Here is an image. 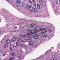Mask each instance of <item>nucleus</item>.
<instances>
[{
    "mask_svg": "<svg viewBox=\"0 0 60 60\" xmlns=\"http://www.w3.org/2000/svg\"><path fill=\"white\" fill-rule=\"evenodd\" d=\"M26 8L27 10H29V11L31 12H33L34 8L33 6H30H30L29 4H28L26 5Z\"/></svg>",
    "mask_w": 60,
    "mask_h": 60,
    "instance_id": "1",
    "label": "nucleus"
},
{
    "mask_svg": "<svg viewBox=\"0 0 60 60\" xmlns=\"http://www.w3.org/2000/svg\"><path fill=\"white\" fill-rule=\"evenodd\" d=\"M20 4H21V1L19 0H18L17 1L16 4L17 7H18L20 5Z\"/></svg>",
    "mask_w": 60,
    "mask_h": 60,
    "instance_id": "2",
    "label": "nucleus"
},
{
    "mask_svg": "<svg viewBox=\"0 0 60 60\" xmlns=\"http://www.w3.org/2000/svg\"><path fill=\"white\" fill-rule=\"evenodd\" d=\"M16 39H17V38L14 37L11 39V40L12 42H15Z\"/></svg>",
    "mask_w": 60,
    "mask_h": 60,
    "instance_id": "3",
    "label": "nucleus"
},
{
    "mask_svg": "<svg viewBox=\"0 0 60 60\" xmlns=\"http://www.w3.org/2000/svg\"><path fill=\"white\" fill-rule=\"evenodd\" d=\"M10 42V40L9 39H8L6 40V44H9Z\"/></svg>",
    "mask_w": 60,
    "mask_h": 60,
    "instance_id": "4",
    "label": "nucleus"
},
{
    "mask_svg": "<svg viewBox=\"0 0 60 60\" xmlns=\"http://www.w3.org/2000/svg\"><path fill=\"white\" fill-rule=\"evenodd\" d=\"M24 41H28V42H30L31 41L29 39L26 38L24 39Z\"/></svg>",
    "mask_w": 60,
    "mask_h": 60,
    "instance_id": "5",
    "label": "nucleus"
},
{
    "mask_svg": "<svg viewBox=\"0 0 60 60\" xmlns=\"http://www.w3.org/2000/svg\"><path fill=\"white\" fill-rule=\"evenodd\" d=\"M40 3L41 6V7H42V6L43 5V3L42 2V1L41 0L40 1Z\"/></svg>",
    "mask_w": 60,
    "mask_h": 60,
    "instance_id": "6",
    "label": "nucleus"
},
{
    "mask_svg": "<svg viewBox=\"0 0 60 60\" xmlns=\"http://www.w3.org/2000/svg\"><path fill=\"white\" fill-rule=\"evenodd\" d=\"M33 4L34 6L36 5V3L35 1V0H33Z\"/></svg>",
    "mask_w": 60,
    "mask_h": 60,
    "instance_id": "7",
    "label": "nucleus"
},
{
    "mask_svg": "<svg viewBox=\"0 0 60 60\" xmlns=\"http://www.w3.org/2000/svg\"><path fill=\"white\" fill-rule=\"evenodd\" d=\"M33 38H34V39H37L39 38V37L36 36H34Z\"/></svg>",
    "mask_w": 60,
    "mask_h": 60,
    "instance_id": "8",
    "label": "nucleus"
},
{
    "mask_svg": "<svg viewBox=\"0 0 60 60\" xmlns=\"http://www.w3.org/2000/svg\"><path fill=\"white\" fill-rule=\"evenodd\" d=\"M41 35L43 37H46L47 36V34H45L44 33L42 34H41Z\"/></svg>",
    "mask_w": 60,
    "mask_h": 60,
    "instance_id": "9",
    "label": "nucleus"
},
{
    "mask_svg": "<svg viewBox=\"0 0 60 60\" xmlns=\"http://www.w3.org/2000/svg\"><path fill=\"white\" fill-rule=\"evenodd\" d=\"M11 55L12 56H15V55H16V52H13L12 53Z\"/></svg>",
    "mask_w": 60,
    "mask_h": 60,
    "instance_id": "10",
    "label": "nucleus"
},
{
    "mask_svg": "<svg viewBox=\"0 0 60 60\" xmlns=\"http://www.w3.org/2000/svg\"><path fill=\"white\" fill-rule=\"evenodd\" d=\"M37 8L38 9H40V5L39 4H38L37 5Z\"/></svg>",
    "mask_w": 60,
    "mask_h": 60,
    "instance_id": "11",
    "label": "nucleus"
},
{
    "mask_svg": "<svg viewBox=\"0 0 60 60\" xmlns=\"http://www.w3.org/2000/svg\"><path fill=\"white\" fill-rule=\"evenodd\" d=\"M37 9L36 8H35L34 9V11H35V12H37Z\"/></svg>",
    "mask_w": 60,
    "mask_h": 60,
    "instance_id": "12",
    "label": "nucleus"
},
{
    "mask_svg": "<svg viewBox=\"0 0 60 60\" xmlns=\"http://www.w3.org/2000/svg\"><path fill=\"white\" fill-rule=\"evenodd\" d=\"M35 29L36 30H38L40 28V27L39 26L36 27L35 28Z\"/></svg>",
    "mask_w": 60,
    "mask_h": 60,
    "instance_id": "13",
    "label": "nucleus"
},
{
    "mask_svg": "<svg viewBox=\"0 0 60 60\" xmlns=\"http://www.w3.org/2000/svg\"><path fill=\"white\" fill-rule=\"evenodd\" d=\"M7 44H6L4 45V49H7Z\"/></svg>",
    "mask_w": 60,
    "mask_h": 60,
    "instance_id": "14",
    "label": "nucleus"
},
{
    "mask_svg": "<svg viewBox=\"0 0 60 60\" xmlns=\"http://www.w3.org/2000/svg\"><path fill=\"white\" fill-rule=\"evenodd\" d=\"M46 32H50L51 31V30H45Z\"/></svg>",
    "mask_w": 60,
    "mask_h": 60,
    "instance_id": "15",
    "label": "nucleus"
},
{
    "mask_svg": "<svg viewBox=\"0 0 60 60\" xmlns=\"http://www.w3.org/2000/svg\"><path fill=\"white\" fill-rule=\"evenodd\" d=\"M53 60H57L56 58L54 56L53 57Z\"/></svg>",
    "mask_w": 60,
    "mask_h": 60,
    "instance_id": "16",
    "label": "nucleus"
},
{
    "mask_svg": "<svg viewBox=\"0 0 60 60\" xmlns=\"http://www.w3.org/2000/svg\"><path fill=\"white\" fill-rule=\"evenodd\" d=\"M27 37L28 38H31L32 37V35H30L27 36Z\"/></svg>",
    "mask_w": 60,
    "mask_h": 60,
    "instance_id": "17",
    "label": "nucleus"
},
{
    "mask_svg": "<svg viewBox=\"0 0 60 60\" xmlns=\"http://www.w3.org/2000/svg\"><path fill=\"white\" fill-rule=\"evenodd\" d=\"M41 34H44L45 33V31H41Z\"/></svg>",
    "mask_w": 60,
    "mask_h": 60,
    "instance_id": "18",
    "label": "nucleus"
},
{
    "mask_svg": "<svg viewBox=\"0 0 60 60\" xmlns=\"http://www.w3.org/2000/svg\"><path fill=\"white\" fill-rule=\"evenodd\" d=\"M13 59V58L12 57H10L9 58V60H12Z\"/></svg>",
    "mask_w": 60,
    "mask_h": 60,
    "instance_id": "19",
    "label": "nucleus"
},
{
    "mask_svg": "<svg viewBox=\"0 0 60 60\" xmlns=\"http://www.w3.org/2000/svg\"><path fill=\"white\" fill-rule=\"evenodd\" d=\"M29 1L30 3H32L33 2V0H29Z\"/></svg>",
    "mask_w": 60,
    "mask_h": 60,
    "instance_id": "20",
    "label": "nucleus"
},
{
    "mask_svg": "<svg viewBox=\"0 0 60 60\" xmlns=\"http://www.w3.org/2000/svg\"><path fill=\"white\" fill-rule=\"evenodd\" d=\"M25 2H23L22 3V6H24V5H25Z\"/></svg>",
    "mask_w": 60,
    "mask_h": 60,
    "instance_id": "21",
    "label": "nucleus"
},
{
    "mask_svg": "<svg viewBox=\"0 0 60 60\" xmlns=\"http://www.w3.org/2000/svg\"><path fill=\"white\" fill-rule=\"evenodd\" d=\"M18 58L19 59H21V56L20 55H19L18 57Z\"/></svg>",
    "mask_w": 60,
    "mask_h": 60,
    "instance_id": "22",
    "label": "nucleus"
},
{
    "mask_svg": "<svg viewBox=\"0 0 60 60\" xmlns=\"http://www.w3.org/2000/svg\"><path fill=\"white\" fill-rule=\"evenodd\" d=\"M23 34H21L20 35V37H22L23 36Z\"/></svg>",
    "mask_w": 60,
    "mask_h": 60,
    "instance_id": "23",
    "label": "nucleus"
},
{
    "mask_svg": "<svg viewBox=\"0 0 60 60\" xmlns=\"http://www.w3.org/2000/svg\"><path fill=\"white\" fill-rule=\"evenodd\" d=\"M40 30H45V29L42 28L40 29Z\"/></svg>",
    "mask_w": 60,
    "mask_h": 60,
    "instance_id": "24",
    "label": "nucleus"
},
{
    "mask_svg": "<svg viewBox=\"0 0 60 60\" xmlns=\"http://www.w3.org/2000/svg\"><path fill=\"white\" fill-rule=\"evenodd\" d=\"M29 45H33V44L30 42H29Z\"/></svg>",
    "mask_w": 60,
    "mask_h": 60,
    "instance_id": "25",
    "label": "nucleus"
},
{
    "mask_svg": "<svg viewBox=\"0 0 60 60\" xmlns=\"http://www.w3.org/2000/svg\"><path fill=\"white\" fill-rule=\"evenodd\" d=\"M0 53H2V54H3V51H2V50H0Z\"/></svg>",
    "mask_w": 60,
    "mask_h": 60,
    "instance_id": "26",
    "label": "nucleus"
},
{
    "mask_svg": "<svg viewBox=\"0 0 60 60\" xmlns=\"http://www.w3.org/2000/svg\"><path fill=\"white\" fill-rule=\"evenodd\" d=\"M29 32H30V33L32 32V30H29Z\"/></svg>",
    "mask_w": 60,
    "mask_h": 60,
    "instance_id": "27",
    "label": "nucleus"
},
{
    "mask_svg": "<svg viewBox=\"0 0 60 60\" xmlns=\"http://www.w3.org/2000/svg\"><path fill=\"white\" fill-rule=\"evenodd\" d=\"M33 24H31L30 25V26L31 27H33Z\"/></svg>",
    "mask_w": 60,
    "mask_h": 60,
    "instance_id": "28",
    "label": "nucleus"
},
{
    "mask_svg": "<svg viewBox=\"0 0 60 60\" xmlns=\"http://www.w3.org/2000/svg\"><path fill=\"white\" fill-rule=\"evenodd\" d=\"M33 24V25H32L33 26H35V24Z\"/></svg>",
    "mask_w": 60,
    "mask_h": 60,
    "instance_id": "29",
    "label": "nucleus"
},
{
    "mask_svg": "<svg viewBox=\"0 0 60 60\" xmlns=\"http://www.w3.org/2000/svg\"><path fill=\"white\" fill-rule=\"evenodd\" d=\"M29 34H30V33H28L27 34V35H29Z\"/></svg>",
    "mask_w": 60,
    "mask_h": 60,
    "instance_id": "30",
    "label": "nucleus"
},
{
    "mask_svg": "<svg viewBox=\"0 0 60 60\" xmlns=\"http://www.w3.org/2000/svg\"><path fill=\"white\" fill-rule=\"evenodd\" d=\"M5 54L3 55L2 56V57H3V56H5Z\"/></svg>",
    "mask_w": 60,
    "mask_h": 60,
    "instance_id": "31",
    "label": "nucleus"
},
{
    "mask_svg": "<svg viewBox=\"0 0 60 60\" xmlns=\"http://www.w3.org/2000/svg\"><path fill=\"white\" fill-rule=\"evenodd\" d=\"M33 34H35V33L36 32H33Z\"/></svg>",
    "mask_w": 60,
    "mask_h": 60,
    "instance_id": "32",
    "label": "nucleus"
},
{
    "mask_svg": "<svg viewBox=\"0 0 60 60\" xmlns=\"http://www.w3.org/2000/svg\"><path fill=\"white\" fill-rule=\"evenodd\" d=\"M56 4H58V2H56Z\"/></svg>",
    "mask_w": 60,
    "mask_h": 60,
    "instance_id": "33",
    "label": "nucleus"
},
{
    "mask_svg": "<svg viewBox=\"0 0 60 60\" xmlns=\"http://www.w3.org/2000/svg\"><path fill=\"white\" fill-rule=\"evenodd\" d=\"M10 50H11L12 49L11 48H10Z\"/></svg>",
    "mask_w": 60,
    "mask_h": 60,
    "instance_id": "34",
    "label": "nucleus"
},
{
    "mask_svg": "<svg viewBox=\"0 0 60 60\" xmlns=\"http://www.w3.org/2000/svg\"><path fill=\"white\" fill-rule=\"evenodd\" d=\"M7 47H9V45H7Z\"/></svg>",
    "mask_w": 60,
    "mask_h": 60,
    "instance_id": "35",
    "label": "nucleus"
},
{
    "mask_svg": "<svg viewBox=\"0 0 60 60\" xmlns=\"http://www.w3.org/2000/svg\"><path fill=\"white\" fill-rule=\"evenodd\" d=\"M21 52H22V51H21Z\"/></svg>",
    "mask_w": 60,
    "mask_h": 60,
    "instance_id": "36",
    "label": "nucleus"
},
{
    "mask_svg": "<svg viewBox=\"0 0 60 60\" xmlns=\"http://www.w3.org/2000/svg\"><path fill=\"white\" fill-rule=\"evenodd\" d=\"M0 32H1V31H0Z\"/></svg>",
    "mask_w": 60,
    "mask_h": 60,
    "instance_id": "37",
    "label": "nucleus"
},
{
    "mask_svg": "<svg viewBox=\"0 0 60 60\" xmlns=\"http://www.w3.org/2000/svg\"><path fill=\"white\" fill-rule=\"evenodd\" d=\"M20 51H21V50H20Z\"/></svg>",
    "mask_w": 60,
    "mask_h": 60,
    "instance_id": "38",
    "label": "nucleus"
},
{
    "mask_svg": "<svg viewBox=\"0 0 60 60\" xmlns=\"http://www.w3.org/2000/svg\"><path fill=\"white\" fill-rule=\"evenodd\" d=\"M16 27H15V28H16Z\"/></svg>",
    "mask_w": 60,
    "mask_h": 60,
    "instance_id": "39",
    "label": "nucleus"
},
{
    "mask_svg": "<svg viewBox=\"0 0 60 60\" xmlns=\"http://www.w3.org/2000/svg\"><path fill=\"white\" fill-rule=\"evenodd\" d=\"M25 37H26V36H25Z\"/></svg>",
    "mask_w": 60,
    "mask_h": 60,
    "instance_id": "40",
    "label": "nucleus"
}]
</instances>
